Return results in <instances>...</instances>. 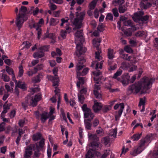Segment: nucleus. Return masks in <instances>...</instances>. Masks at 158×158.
Here are the masks:
<instances>
[{"instance_id": "5", "label": "nucleus", "mask_w": 158, "mask_h": 158, "mask_svg": "<svg viewBox=\"0 0 158 158\" xmlns=\"http://www.w3.org/2000/svg\"><path fill=\"white\" fill-rule=\"evenodd\" d=\"M144 15V11L142 10L139 11V26H140V28L142 29L143 27L141 26H143L144 24H147L149 21V16Z\"/></svg>"}, {"instance_id": "40", "label": "nucleus", "mask_w": 158, "mask_h": 158, "mask_svg": "<svg viewBox=\"0 0 158 158\" xmlns=\"http://www.w3.org/2000/svg\"><path fill=\"white\" fill-rule=\"evenodd\" d=\"M105 87L107 89L109 90V91L111 92H113L117 90V89H112L111 88V85L108 83H106L105 84Z\"/></svg>"}, {"instance_id": "8", "label": "nucleus", "mask_w": 158, "mask_h": 158, "mask_svg": "<svg viewBox=\"0 0 158 158\" xmlns=\"http://www.w3.org/2000/svg\"><path fill=\"white\" fill-rule=\"evenodd\" d=\"M82 109L84 112V117L85 118H89L87 120L89 121H90L94 117V114L92 112L91 110L87 107L86 104H84L82 107Z\"/></svg>"}, {"instance_id": "7", "label": "nucleus", "mask_w": 158, "mask_h": 158, "mask_svg": "<svg viewBox=\"0 0 158 158\" xmlns=\"http://www.w3.org/2000/svg\"><path fill=\"white\" fill-rule=\"evenodd\" d=\"M152 139V135H147L145 138L140 140L139 143V154L145 148V144L150 141Z\"/></svg>"}, {"instance_id": "12", "label": "nucleus", "mask_w": 158, "mask_h": 158, "mask_svg": "<svg viewBox=\"0 0 158 158\" xmlns=\"http://www.w3.org/2000/svg\"><path fill=\"white\" fill-rule=\"evenodd\" d=\"M83 34L82 31L81 30H78L75 34V43L78 42H80L81 43H83L84 39L83 36Z\"/></svg>"}, {"instance_id": "20", "label": "nucleus", "mask_w": 158, "mask_h": 158, "mask_svg": "<svg viewBox=\"0 0 158 158\" xmlns=\"http://www.w3.org/2000/svg\"><path fill=\"white\" fill-rule=\"evenodd\" d=\"M12 105L11 103H7V102L3 105V110L1 114V117L5 116V114L7 113V110L10 109V107Z\"/></svg>"}, {"instance_id": "52", "label": "nucleus", "mask_w": 158, "mask_h": 158, "mask_svg": "<svg viewBox=\"0 0 158 158\" xmlns=\"http://www.w3.org/2000/svg\"><path fill=\"white\" fill-rule=\"evenodd\" d=\"M78 99L79 101L82 104L84 102V101L85 99V98L83 95L78 94Z\"/></svg>"}, {"instance_id": "48", "label": "nucleus", "mask_w": 158, "mask_h": 158, "mask_svg": "<svg viewBox=\"0 0 158 158\" xmlns=\"http://www.w3.org/2000/svg\"><path fill=\"white\" fill-rule=\"evenodd\" d=\"M123 24L124 25L126 26H132L133 23L132 21L131 20H128L124 21L123 23Z\"/></svg>"}, {"instance_id": "32", "label": "nucleus", "mask_w": 158, "mask_h": 158, "mask_svg": "<svg viewBox=\"0 0 158 158\" xmlns=\"http://www.w3.org/2000/svg\"><path fill=\"white\" fill-rule=\"evenodd\" d=\"M44 56V53L42 52H35L33 54V56L35 58H40L43 56Z\"/></svg>"}, {"instance_id": "1", "label": "nucleus", "mask_w": 158, "mask_h": 158, "mask_svg": "<svg viewBox=\"0 0 158 158\" xmlns=\"http://www.w3.org/2000/svg\"><path fill=\"white\" fill-rule=\"evenodd\" d=\"M153 79L146 76L143 77L139 81V92L140 90L141 91L140 94L147 93V91L151 87L152 84Z\"/></svg>"}, {"instance_id": "15", "label": "nucleus", "mask_w": 158, "mask_h": 158, "mask_svg": "<svg viewBox=\"0 0 158 158\" xmlns=\"http://www.w3.org/2000/svg\"><path fill=\"white\" fill-rule=\"evenodd\" d=\"M85 62V59L83 58H79L78 59V62L77 64L76 71L77 74L78 71H80V70L84 67L83 64Z\"/></svg>"}, {"instance_id": "28", "label": "nucleus", "mask_w": 158, "mask_h": 158, "mask_svg": "<svg viewBox=\"0 0 158 158\" xmlns=\"http://www.w3.org/2000/svg\"><path fill=\"white\" fill-rule=\"evenodd\" d=\"M89 69L88 68H84L82 72L80 71H78L77 74V76H84L89 71Z\"/></svg>"}, {"instance_id": "24", "label": "nucleus", "mask_w": 158, "mask_h": 158, "mask_svg": "<svg viewBox=\"0 0 158 158\" xmlns=\"http://www.w3.org/2000/svg\"><path fill=\"white\" fill-rule=\"evenodd\" d=\"M96 150H94L92 148H90L86 155L85 158H94V155Z\"/></svg>"}, {"instance_id": "51", "label": "nucleus", "mask_w": 158, "mask_h": 158, "mask_svg": "<svg viewBox=\"0 0 158 158\" xmlns=\"http://www.w3.org/2000/svg\"><path fill=\"white\" fill-rule=\"evenodd\" d=\"M19 70L18 76L21 77L23 76L24 73V70L23 69V67L21 65H20L19 67Z\"/></svg>"}, {"instance_id": "11", "label": "nucleus", "mask_w": 158, "mask_h": 158, "mask_svg": "<svg viewBox=\"0 0 158 158\" xmlns=\"http://www.w3.org/2000/svg\"><path fill=\"white\" fill-rule=\"evenodd\" d=\"M83 43H81L80 42H77L76 44V51L75 53L76 55L79 56L83 53L86 51V49L85 47H83L82 46Z\"/></svg>"}, {"instance_id": "38", "label": "nucleus", "mask_w": 158, "mask_h": 158, "mask_svg": "<svg viewBox=\"0 0 158 158\" xmlns=\"http://www.w3.org/2000/svg\"><path fill=\"white\" fill-rule=\"evenodd\" d=\"M59 20L58 19L51 18L50 19V25L55 26L59 22Z\"/></svg>"}, {"instance_id": "29", "label": "nucleus", "mask_w": 158, "mask_h": 158, "mask_svg": "<svg viewBox=\"0 0 158 158\" xmlns=\"http://www.w3.org/2000/svg\"><path fill=\"white\" fill-rule=\"evenodd\" d=\"M77 77L79 81L77 82V85L78 88H80V85H83L84 83V77L77 76Z\"/></svg>"}, {"instance_id": "10", "label": "nucleus", "mask_w": 158, "mask_h": 158, "mask_svg": "<svg viewBox=\"0 0 158 158\" xmlns=\"http://www.w3.org/2000/svg\"><path fill=\"white\" fill-rule=\"evenodd\" d=\"M98 80H96L94 88V93L96 98L99 100L102 99V95L101 94L100 87L98 84Z\"/></svg>"}, {"instance_id": "31", "label": "nucleus", "mask_w": 158, "mask_h": 158, "mask_svg": "<svg viewBox=\"0 0 158 158\" xmlns=\"http://www.w3.org/2000/svg\"><path fill=\"white\" fill-rule=\"evenodd\" d=\"M123 51L122 52L120 53V57L125 60L128 61H130L132 57L130 56H128V54H123Z\"/></svg>"}, {"instance_id": "21", "label": "nucleus", "mask_w": 158, "mask_h": 158, "mask_svg": "<svg viewBox=\"0 0 158 158\" xmlns=\"http://www.w3.org/2000/svg\"><path fill=\"white\" fill-rule=\"evenodd\" d=\"M146 99V98L145 97H144L143 98H140V101L139 102V108H140L141 106H142V109L140 110L141 112H143L144 111Z\"/></svg>"}, {"instance_id": "25", "label": "nucleus", "mask_w": 158, "mask_h": 158, "mask_svg": "<svg viewBox=\"0 0 158 158\" xmlns=\"http://www.w3.org/2000/svg\"><path fill=\"white\" fill-rule=\"evenodd\" d=\"M49 79L53 80V85L54 86H55V88H57L58 85V84L59 83L58 77H54L50 76H49Z\"/></svg>"}, {"instance_id": "4", "label": "nucleus", "mask_w": 158, "mask_h": 158, "mask_svg": "<svg viewBox=\"0 0 158 158\" xmlns=\"http://www.w3.org/2000/svg\"><path fill=\"white\" fill-rule=\"evenodd\" d=\"M85 15V12L83 11L79 13H76V18L73 22V24L75 25V27L73 28L75 30L76 28H81L82 25V22L83 19Z\"/></svg>"}, {"instance_id": "41", "label": "nucleus", "mask_w": 158, "mask_h": 158, "mask_svg": "<svg viewBox=\"0 0 158 158\" xmlns=\"http://www.w3.org/2000/svg\"><path fill=\"white\" fill-rule=\"evenodd\" d=\"M127 10V8L125 6L119 5L118 8V10L120 13H123L126 11Z\"/></svg>"}, {"instance_id": "3", "label": "nucleus", "mask_w": 158, "mask_h": 158, "mask_svg": "<svg viewBox=\"0 0 158 158\" xmlns=\"http://www.w3.org/2000/svg\"><path fill=\"white\" fill-rule=\"evenodd\" d=\"M89 139L93 141L91 143V146L94 150H99L102 147V145L98 142L99 138L96 134H90L89 135Z\"/></svg>"}, {"instance_id": "59", "label": "nucleus", "mask_w": 158, "mask_h": 158, "mask_svg": "<svg viewBox=\"0 0 158 158\" xmlns=\"http://www.w3.org/2000/svg\"><path fill=\"white\" fill-rule=\"evenodd\" d=\"M96 5V2L95 1H93L89 4V9L92 10L94 9Z\"/></svg>"}, {"instance_id": "50", "label": "nucleus", "mask_w": 158, "mask_h": 158, "mask_svg": "<svg viewBox=\"0 0 158 158\" xmlns=\"http://www.w3.org/2000/svg\"><path fill=\"white\" fill-rule=\"evenodd\" d=\"M129 76H126V79L122 80V84L124 85H127L129 82Z\"/></svg>"}, {"instance_id": "39", "label": "nucleus", "mask_w": 158, "mask_h": 158, "mask_svg": "<svg viewBox=\"0 0 158 158\" xmlns=\"http://www.w3.org/2000/svg\"><path fill=\"white\" fill-rule=\"evenodd\" d=\"M147 35V32L144 31H139V37H141L142 39L146 38Z\"/></svg>"}, {"instance_id": "33", "label": "nucleus", "mask_w": 158, "mask_h": 158, "mask_svg": "<svg viewBox=\"0 0 158 158\" xmlns=\"http://www.w3.org/2000/svg\"><path fill=\"white\" fill-rule=\"evenodd\" d=\"M35 28L37 31L38 39H40L42 35V31L40 27H37V26H35L34 27H33Z\"/></svg>"}, {"instance_id": "19", "label": "nucleus", "mask_w": 158, "mask_h": 158, "mask_svg": "<svg viewBox=\"0 0 158 158\" xmlns=\"http://www.w3.org/2000/svg\"><path fill=\"white\" fill-rule=\"evenodd\" d=\"M102 107V105L101 103L94 101V104L93 107V109L95 112H98L100 110Z\"/></svg>"}, {"instance_id": "53", "label": "nucleus", "mask_w": 158, "mask_h": 158, "mask_svg": "<svg viewBox=\"0 0 158 158\" xmlns=\"http://www.w3.org/2000/svg\"><path fill=\"white\" fill-rule=\"evenodd\" d=\"M138 147L135 148L131 152V154L133 156H137L138 155Z\"/></svg>"}, {"instance_id": "18", "label": "nucleus", "mask_w": 158, "mask_h": 158, "mask_svg": "<svg viewBox=\"0 0 158 158\" xmlns=\"http://www.w3.org/2000/svg\"><path fill=\"white\" fill-rule=\"evenodd\" d=\"M119 107L120 109L119 111H118V115L119 117H120L121 116L122 113L123 109L124 108V106L123 103H121L119 104H116L114 107V109L115 110H117L118 109Z\"/></svg>"}, {"instance_id": "44", "label": "nucleus", "mask_w": 158, "mask_h": 158, "mask_svg": "<svg viewBox=\"0 0 158 158\" xmlns=\"http://www.w3.org/2000/svg\"><path fill=\"white\" fill-rule=\"evenodd\" d=\"M41 137V135L40 133H38L33 135V139L35 141H36L40 139Z\"/></svg>"}, {"instance_id": "49", "label": "nucleus", "mask_w": 158, "mask_h": 158, "mask_svg": "<svg viewBox=\"0 0 158 158\" xmlns=\"http://www.w3.org/2000/svg\"><path fill=\"white\" fill-rule=\"evenodd\" d=\"M2 79L6 82L9 81L10 79L9 77L4 73L2 74Z\"/></svg>"}, {"instance_id": "34", "label": "nucleus", "mask_w": 158, "mask_h": 158, "mask_svg": "<svg viewBox=\"0 0 158 158\" xmlns=\"http://www.w3.org/2000/svg\"><path fill=\"white\" fill-rule=\"evenodd\" d=\"M96 133L99 136H102L104 135V132L103 129L100 127H98L96 131Z\"/></svg>"}, {"instance_id": "16", "label": "nucleus", "mask_w": 158, "mask_h": 158, "mask_svg": "<svg viewBox=\"0 0 158 158\" xmlns=\"http://www.w3.org/2000/svg\"><path fill=\"white\" fill-rule=\"evenodd\" d=\"M69 19L67 18H62L61 19V23L60 24V26L63 27L64 24H65L66 27H65V29L66 31L68 33H69L71 31L72 29L69 27V23H68Z\"/></svg>"}, {"instance_id": "17", "label": "nucleus", "mask_w": 158, "mask_h": 158, "mask_svg": "<svg viewBox=\"0 0 158 158\" xmlns=\"http://www.w3.org/2000/svg\"><path fill=\"white\" fill-rule=\"evenodd\" d=\"M27 20V18H25L20 16H18L16 20V24L19 30L22 26L24 21Z\"/></svg>"}, {"instance_id": "56", "label": "nucleus", "mask_w": 158, "mask_h": 158, "mask_svg": "<svg viewBox=\"0 0 158 158\" xmlns=\"http://www.w3.org/2000/svg\"><path fill=\"white\" fill-rule=\"evenodd\" d=\"M122 70H121L118 71L114 75L113 78L114 79H116L117 77L120 76L122 73Z\"/></svg>"}, {"instance_id": "9", "label": "nucleus", "mask_w": 158, "mask_h": 158, "mask_svg": "<svg viewBox=\"0 0 158 158\" xmlns=\"http://www.w3.org/2000/svg\"><path fill=\"white\" fill-rule=\"evenodd\" d=\"M103 61H102L100 63L98 62L96 63V61H93L92 63V64L91 65V67H93L94 66V65L96 64L95 69L96 70V71H94L93 72L95 76H96V77L94 78L95 81L96 80L98 79L97 77V76L100 75L101 74V72L99 71H98V70L99 68L100 69H102V65L103 64Z\"/></svg>"}, {"instance_id": "62", "label": "nucleus", "mask_w": 158, "mask_h": 158, "mask_svg": "<svg viewBox=\"0 0 158 158\" xmlns=\"http://www.w3.org/2000/svg\"><path fill=\"white\" fill-rule=\"evenodd\" d=\"M112 12L115 17H118L119 15V14L118 12V9L116 8H114L112 10Z\"/></svg>"}, {"instance_id": "45", "label": "nucleus", "mask_w": 158, "mask_h": 158, "mask_svg": "<svg viewBox=\"0 0 158 158\" xmlns=\"http://www.w3.org/2000/svg\"><path fill=\"white\" fill-rule=\"evenodd\" d=\"M44 23V21L42 19H40L39 22L37 23H34L33 24V27H34L35 26H37V27H40Z\"/></svg>"}, {"instance_id": "6", "label": "nucleus", "mask_w": 158, "mask_h": 158, "mask_svg": "<svg viewBox=\"0 0 158 158\" xmlns=\"http://www.w3.org/2000/svg\"><path fill=\"white\" fill-rule=\"evenodd\" d=\"M101 41V40L100 38L95 39L93 40V43L94 46L96 48L97 50V51L95 52V59L98 61L101 60L102 58L100 55L101 52L100 49L99 48V46L100 45V43Z\"/></svg>"}, {"instance_id": "36", "label": "nucleus", "mask_w": 158, "mask_h": 158, "mask_svg": "<svg viewBox=\"0 0 158 158\" xmlns=\"http://www.w3.org/2000/svg\"><path fill=\"white\" fill-rule=\"evenodd\" d=\"M48 113L46 112H44L41 115V119L43 123L45 122L46 120L48 118Z\"/></svg>"}, {"instance_id": "23", "label": "nucleus", "mask_w": 158, "mask_h": 158, "mask_svg": "<svg viewBox=\"0 0 158 158\" xmlns=\"http://www.w3.org/2000/svg\"><path fill=\"white\" fill-rule=\"evenodd\" d=\"M40 148L37 144H35L33 150L34 151L33 158H38L40 155Z\"/></svg>"}, {"instance_id": "13", "label": "nucleus", "mask_w": 158, "mask_h": 158, "mask_svg": "<svg viewBox=\"0 0 158 158\" xmlns=\"http://www.w3.org/2000/svg\"><path fill=\"white\" fill-rule=\"evenodd\" d=\"M138 92V82L130 85L127 90V93L130 94L132 93L136 94Z\"/></svg>"}, {"instance_id": "47", "label": "nucleus", "mask_w": 158, "mask_h": 158, "mask_svg": "<svg viewBox=\"0 0 158 158\" xmlns=\"http://www.w3.org/2000/svg\"><path fill=\"white\" fill-rule=\"evenodd\" d=\"M134 21L136 22H138V13L137 12L135 13L132 16Z\"/></svg>"}, {"instance_id": "26", "label": "nucleus", "mask_w": 158, "mask_h": 158, "mask_svg": "<svg viewBox=\"0 0 158 158\" xmlns=\"http://www.w3.org/2000/svg\"><path fill=\"white\" fill-rule=\"evenodd\" d=\"M152 6V4L150 2H147L146 4H145L143 2H140V6L141 9H144L146 10L148 8Z\"/></svg>"}, {"instance_id": "61", "label": "nucleus", "mask_w": 158, "mask_h": 158, "mask_svg": "<svg viewBox=\"0 0 158 158\" xmlns=\"http://www.w3.org/2000/svg\"><path fill=\"white\" fill-rule=\"evenodd\" d=\"M111 109L110 106H105L102 108V111L104 112H107Z\"/></svg>"}, {"instance_id": "30", "label": "nucleus", "mask_w": 158, "mask_h": 158, "mask_svg": "<svg viewBox=\"0 0 158 158\" xmlns=\"http://www.w3.org/2000/svg\"><path fill=\"white\" fill-rule=\"evenodd\" d=\"M42 77V74H40L36 77H34L32 78V80L33 82L35 83H36L40 82V79Z\"/></svg>"}, {"instance_id": "43", "label": "nucleus", "mask_w": 158, "mask_h": 158, "mask_svg": "<svg viewBox=\"0 0 158 158\" xmlns=\"http://www.w3.org/2000/svg\"><path fill=\"white\" fill-rule=\"evenodd\" d=\"M108 56L109 59H112L114 57L113 50V49H108Z\"/></svg>"}, {"instance_id": "63", "label": "nucleus", "mask_w": 158, "mask_h": 158, "mask_svg": "<svg viewBox=\"0 0 158 158\" xmlns=\"http://www.w3.org/2000/svg\"><path fill=\"white\" fill-rule=\"evenodd\" d=\"M109 141V138L108 137H106L103 138V142L106 145H107Z\"/></svg>"}, {"instance_id": "22", "label": "nucleus", "mask_w": 158, "mask_h": 158, "mask_svg": "<svg viewBox=\"0 0 158 158\" xmlns=\"http://www.w3.org/2000/svg\"><path fill=\"white\" fill-rule=\"evenodd\" d=\"M27 11V8L26 6H22L19 10V13L18 15L20 16L21 17L27 18L25 17L26 11Z\"/></svg>"}, {"instance_id": "37", "label": "nucleus", "mask_w": 158, "mask_h": 158, "mask_svg": "<svg viewBox=\"0 0 158 158\" xmlns=\"http://www.w3.org/2000/svg\"><path fill=\"white\" fill-rule=\"evenodd\" d=\"M88 120H84V124L85 128L87 130H90L91 129L92 124Z\"/></svg>"}, {"instance_id": "57", "label": "nucleus", "mask_w": 158, "mask_h": 158, "mask_svg": "<svg viewBox=\"0 0 158 158\" xmlns=\"http://www.w3.org/2000/svg\"><path fill=\"white\" fill-rule=\"evenodd\" d=\"M110 151V150L109 148L106 149L105 152L104 154L102 156V158H104L107 156L109 155V152Z\"/></svg>"}, {"instance_id": "58", "label": "nucleus", "mask_w": 158, "mask_h": 158, "mask_svg": "<svg viewBox=\"0 0 158 158\" xmlns=\"http://www.w3.org/2000/svg\"><path fill=\"white\" fill-rule=\"evenodd\" d=\"M23 48H29L31 45V44L29 42H24L23 43Z\"/></svg>"}, {"instance_id": "14", "label": "nucleus", "mask_w": 158, "mask_h": 158, "mask_svg": "<svg viewBox=\"0 0 158 158\" xmlns=\"http://www.w3.org/2000/svg\"><path fill=\"white\" fill-rule=\"evenodd\" d=\"M34 147H35V144H31L26 147L23 157H31L32 153V149H34Z\"/></svg>"}, {"instance_id": "46", "label": "nucleus", "mask_w": 158, "mask_h": 158, "mask_svg": "<svg viewBox=\"0 0 158 158\" xmlns=\"http://www.w3.org/2000/svg\"><path fill=\"white\" fill-rule=\"evenodd\" d=\"M117 133V129L115 128L111 131L109 133V135L111 136L115 137L116 136Z\"/></svg>"}, {"instance_id": "54", "label": "nucleus", "mask_w": 158, "mask_h": 158, "mask_svg": "<svg viewBox=\"0 0 158 158\" xmlns=\"http://www.w3.org/2000/svg\"><path fill=\"white\" fill-rule=\"evenodd\" d=\"M43 65L42 64H38L34 68L35 70V73H36L38 70H40L43 68Z\"/></svg>"}, {"instance_id": "2", "label": "nucleus", "mask_w": 158, "mask_h": 158, "mask_svg": "<svg viewBox=\"0 0 158 158\" xmlns=\"http://www.w3.org/2000/svg\"><path fill=\"white\" fill-rule=\"evenodd\" d=\"M41 98V95L38 94L32 98L30 96H27L25 99L24 102L22 103V106L25 109L29 106H35L37 104V102L39 101Z\"/></svg>"}, {"instance_id": "27", "label": "nucleus", "mask_w": 158, "mask_h": 158, "mask_svg": "<svg viewBox=\"0 0 158 158\" xmlns=\"http://www.w3.org/2000/svg\"><path fill=\"white\" fill-rule=\"evenodd\" d=\"M14 81H15V83L16 87H18L24 90L26 89L25 85L24 83L22 84V82L21 81H19L18 82H17L15 79Z\"/></svg>"}, {"instance_id": "64", "label": "nucleus", "mask_w": 158, "mask_h": 158, "mask_svg": "<svg viewBox=\"0 0 158 158\" xmlns=\"http://www.w3.org/2000/svg\"><path fill=\"white\" fill-rule=\"evenodd\" d=\"M131 139L133 141H137L138 140V134L137 133L131 137Z\"/></svg>"}, {"instance_id": "60", "label": "nucleus", "mask_w": 158, "mask_h": 158, "mask_svg": "<svg viewBox=\"0 0 158 158\" xmlns=\"http://www.w3.org/2000/svg\"><path fill=\"white\" fill-rule=\"evenodd\" d=\"M39 49L41 51V52H43L47 51L48 50V46H44L40 47L39 48Z\"/></svg>"}, {"instance_id": "42", "label": "nucleus", "mask_w": 158, "mask_h": 158, "mask_svg": "<svg viewBox=\"0 0 158 158\" xmlns=\"http://www.w3.org/2000/svg\"><path fill=\"white\" fill-rule=\"evenodd\" d=\"M130 66V64L127 62H123L122 63L121 67L124 69H127Z\"/></svg>"}, {"instance_id": "55", "label": "nucleus", "mask_w": 158, "mask_h": 158, "mask_svg": "<svg viewBox=\"0 0 158 158\" xmlns=\"http://www.w3.org/2000/svg\"><path fill=\"white\" fill-rule=\"evenodd\" d=\"M124 50L127 53H131L132 52V50L129 46L127 45L124 48Z\"/></svg>"}, {"instance_id": "35", "label": "nucleus", "mask_w": 158, "mask_h": 158, "mask_svg": "<svg viewBox=\"0 0 158 158\" xmlns=\"http://www.w3.org/2000/svg\"><path fill=\"white\" fill-rule=\"evenodd\" d=\"M6 71L9 75H12L13 79L14 81L15 79V76L14 74V71L12 69L10 68L9 67L6 66Z\"/></svg>"}]
</instances>
